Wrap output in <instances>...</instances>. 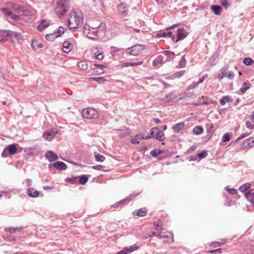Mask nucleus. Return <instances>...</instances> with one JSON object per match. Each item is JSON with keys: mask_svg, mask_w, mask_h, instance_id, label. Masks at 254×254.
<instances>
[{"mask_svg": "<svg viewBox=\"0 0 254 254\" xmlns=\"http://www.w3.org/2000/svg\"><path fill=\"white\" fill-rule=\"evenodd\" d=\"M103 55L102 53H99L96 56V58L98 60H101L103 59Z\"/></svg>", "mask_w": 254, "mask_h": 254, "instance_id": "obj_60", "label": "nucleus"}, {"mask_svg": "<svg viewBox=\"0 0 254 254\" xmlns=\"http://www.w3.org/2000/svg\"><path fill=\"white\" fill-rule=\"evenodd\" d=\"M83 16L82 13L78 10H72L69 15L67 25L70 29L79 28L83 24Z\"/></svg>", "mask_w": 254, "mask_h": 254, "instance_id": "obj_2", "label": "nucleus"}, {"mask_svg": "<svg viewBox=\"0 0 254 254\" xmlns=\"http://www.w3.org/2000/svg\"><path fill=\"white\" fill-rule=\"evenodd\" d=\"M151 137V136H150V135H149V134H143L141 135V136H140V138L142 139H149Z\"/></svg>", "mask_w": 254, "mask_h": 254, "instance_id": "obj_58", "label": "nucleus"}, {"mask_svg": "<svg viewBox=\"0 0 254 254\" xmlns=\"http://www.w3.org/2000/svg\"><path fill=\"white\" fill-rule=\"evenodd\" d=\"M142 64V62H139L137 63H125L122 65V67H126L128 66H134L136 65H140Z\"/></svg>", "mask_w": 254, "mask_h": 254, "instance_id": "obj_43", "label": "nucleus"}, {"mask_svg": "<svg viewBox=\"0 0 254 254\" xmlns=\"http://www.w3.org/2000/svg\"><path fill=\"white\" fill-rule=\"evenodd\" d=\"M156 139L159 141H163L165 139V136L164 132L160 130L158 131V133L155 137Z\"/></svg>", "mask_w": 254, "mask_h": 254, "instance_id": "obj_33", "label": "nucleus"}, {"mask_svg": "<svg viewBox=\"0 0 254 254\" xmlns=\"http://www.w3.org/2000/svg\"><path fill=\"white\" fill-rule=\"evenodd\" d=\"M64 181L67 183L74 184L77 183V177L72 176L71 178H66Z\"/></svg>", "mask_w": 254, "mask_h": 254, "instance_id": "obj_31", "label": "nucleus"}, {"mask_svg": "<svg viewBox=\"0 0 254 254\" xmlns=\"http://www.w3.org/2000/svg\"><path fill=\"white\" fill-rule=\"evenodd\" d=\"M243 63L246 65H252L254 63V61L250 58H245L243 60Z\"/></svg>", "mask_w": 254, "mask_h": 254, "instance_id": "obj_40", "label": "nucleus"}, {"mask_svg": "<svg viewBox=\"0 0 254 254\" xmlns=\"http://www.w3.org/2000/svg\"><path fill=\"white\" fill-rule=\"evenodd\" d=\"M6 7H3L0 10L6 16H10L11 19L14 20H19L20 17L17 14H14L12 10L15 13H21L22 15H26L27 11L23 5L17 3L9 2L6 4Z\"/></svg>", "mask_w": 254, "mask_h": 254, "instance_id": "obj_1", "label": "nucleus"}, {"mask_svg": "<svg viewBox=\"0 0 254 254\" xmlns=\"http://www.w3.org/2000/svg\"><path fill=\"white\" fill-rule=\"evenodd\" d=\"M5 150H7L9 154L14 155L17 153V149L16 144H10L6 148Z\"/></svg>", "mask_w": 254, "mask_h": 254, "instance_id": "obj_14", "label": "nucleus"}, {"mask_svg": "<svg viewBox=\"0 0 254 254\" xmlns=\"http://www.w3.org/2000/svg\"><path fill=\"white\" fill-rule=\"evenodd\" d=\"M94 65L95 66H99V67H100V68H99L98 69H97L96 68H93L92 69V70L94 72H96L97 74H103L105 72L104 70V68L106 67V66L105 65H104V64H94Z\"/></svg>", "mask_w": 254, "mask_h": 254, "instance_id": "obj_15", "label": "nucleus"}, {"mask_svg": "<svg viewBox=\"0 0 254 254\" xmlns=\"http://www.w3.org/2000/svg\"><path fill=\"white\" fill-rule=\"evenodd\" d=\"M210 8L213 11L214 14L216 15H219L220 14V10L221 9V7L219 5H211Z\"/></svg>", "mask_w": 254, "mask_h": 254, "instance_id": "obj_23", "label": "nucleus"}, {"mask_svg": "<svg viewBox=\"0 0 254 254\" xmlns=\"http://www.w3.org/2000/svg\"><path fill=\"white\" fill-rule=\"evenodd\" d=\"M154 225L155 227V230L157 231H162V224L160 221H157L154 223Z\"/></svg>", "mask_w": 254, "mask_h": 254, "instance_id": "obj_29", "label": "nucleus"}, {"mask_svg": "<svg viewBox=\"0 0 254 254\" xmlns=\"http://www.w3.org/2000/svg\"><path fill=\"white\" fill-rule=\"evenodd\" d=\"M17 33L10 31L0 30V43L7 41L9 37H16Z\"/></svg>", "mask_w": 254, "mask_h": 254, "instance_id": "obj_4", "label": "nucleus"}, {"mask_svg": "<svg viewBox=\"0 0 254 254\" xmlns=\"http://www.w3.org/2000/svg\"><path fill=\"white\" fill-rule=\"evenodd\" d=\"M84 33L86 35V36L88 37L89 38L92 39H95L96 38H98L99 37H100V35L99 34H93L92 33H90V32H87V29H85V30L84 31Z\"/></svg>", "mask_w": 254, "mask_h": 254, "instance_id": "obj_24", "label": "nucleus"}, {"mask_svg": "<svg viewBox=\"0 0 254 254\" xmlns=\"http://www.w3.org/2000/svg\"><path fill=\"white\" fill-rule=\"evenodd\" d=\"M58 133L57 129H52L50 131H47L43 134V137L46 140H51Z\"/></svg>", "mask_w": 254, "mask_h": 254, "instance_id": "obj_8", "label": "nucleus"}, {"mask_svg": "<svg viewBox=\"0 0 254 254\" xmlns=\"http://www.w3.org/2000/svg\"><path fill=\"white\" fill-rule=\"evenodd\" d=\"M185 72H186V70H185L180 71L176 73V76L177 77H180L182 76L185 74Z\"/></svg>", "mask_w": 254, "mask_h": 254, "instance_id": "obj_55", "label": "nucleus"}, {"mask_svg": "<svg viewBox=\"0 0 254 254\" xmlns=\"http://www.w3.org/2000/svg\"><path fill=\"white\" fill-rule=\"evenodd\" d=\"M163 54L167 56L169 60L173 59L175 56V53L174 52L169 51H165L163 52Z\"/></svg>", "mask_w": 254, "mask_h": 254, "instance_id": "obj_35", "label": "nucleus"}, {"mask_svg": "<svg viewBox=\"0 0 254 254\" xmlns=\"http://www.w3.org/2000/svg\"><path fill=\"white\" fill-rule=\"evenodd\" d=\"M229 193L232 194H236L237 192V190L235 189H230L228 190Z\"/></svg>", "mask_w": 254, "mask_h": 254, "instance_id": "obj_62", "label": "nucleus"}, {"mask_svg": "<svg viewBox=\"0 0 254 254\" xmlns=\"http://www.w3.org/2000/svg\"><path fill=\"white\" fill-rule=\"evenodd\" d=\"M55 168L60 170H65L66 169V165L63 162H57L54 164Z\"/></svg>", "mask_w": 254, "mask_h": 254, "instance_id": "obj_18", "label": "nucleus"}, {"mask_svg": "<svg viewBox=\"0 0 254 254\" xmlns=\"http://www.w3.org/2000/svg\"><path fill=\"white\" fill-rule=\"evenodd\" d=\"M163 60L161 59H157L153 62V65L154 66H156L160 64H162Z\"/></svg>", "mask_w": 254, "mask_h": 254, "instance_id": "obj_50", "label": "nucleus"}, {"mask_svg": "<svg viewBox=\"0 0 254 254\" xmlns=\"http://www.w3.org/2000/svg\"><path fill=\"white\" fill-rule=\"evenodd\" d=\"M126 52L130 55L135 56L139 54V51L138 49H127Z\"/></svg>", "mask_w": 254, "mask_h": 254, "instance_id": "obj_19", "label": "nucleus"}, {"mask_svg": "<svg viewBox=\"0 0 254 254\" xmlns=\"http://www.w3.org/2000/svg\"><path fill=\"white\" fill-rule=\"evenodd\" d=\"M246 127L250 129H253L254 128V123H253V122L252 123L249 121L246 122Z\"/></svg>", "mask_w": 254, "mask_h": 254, "instance_id": "obj_48", "label": "nucleus"}, {"mask_svg": "<svg viewBox=\"0 0 254 254\" xmlns=\"http://www.w3.org/2000/svg\"><path fill=\"white\" fill-rule=\"evenodd\" d=\"M118 9H119V11H120V13L123 15V16H126L127 14V12L126 10H125V8H126V5L124 3H122L121 4H120L119 6H118Z\"/></svg>", "mask_w": 254, "mask_h": 254, "instance_id": "obj_22", "label": "nucleus"}, {"mask_svg": "<svg viewBox=\"0 0 254 254\" xmlns=\"http://www.w3.org/2000/svg\"><path fill=\"white\" fill-rule=\"evenodd\" d=\"M139 138V136L138 134H136L134 138H132L130 140V142L133 144H137L139 143V141L138 140Z\"/></svg>", "mask_w": 254, "mask_h": 254, "instance_id": "obj_47", "label": "nucleus"}, {"mask_svg": "<svg viewBox=\"0 0 254 254\" xmlns=\"http://www.w3.org/2000/svg\"><path fill=\"white\" fill-rule=\"evenodd\" d=\"M54 188V186H45L43 189L45 190H51Z\"/></svg>", "mask_w": 254, "mask_h": 254, "instance_id": "obj_63", "label": "nucleus"}, {"mask_svg": "<svg viewBox=\"0 0 254 254\" xmlns=\"http://www.w3.org/2000/svg\"><path fill=\"white\" fill-rule=\"evenodd\" d=\"M159 129L157 127H153L150 130V136L151 137H156L157 133H158Z\"/></svg>", "mask_w": 254, "mask_h": 254, "instance_id": "obj_41", "label": "nucleus"}, {"mask_svg": "<svg viewBox=\"0 0 254 254\" xmlns=\"http://www.w3.org/2000/svg\"><path fill=\"white\" fill-rule=\"evenodd\" d=\"M224 76H225V74H222L221 72L219 73L217 75V78H218L220 79H222Z\"/></svg>", "mask_w": 254, "mask_h": 254, "instance_id": "obj_64", "label": "nucleus"}, {"mask_svg": "<svg viewBox=\"0 0 254 254\" xmlns=\"http://www.w3.org/2000/svg\"><path fill=\"white\" fill-rule=\"evenodd\" d=\"M68 0H59V1L58 2V4L66 6L68 4Z\"/></svg>", "mask_w": 254, "mask_h": 254, "instance_id": "obj_53", "label": "nucleus"}, {"mask_svg": "<svg viewBox=\"0 0 254 254\" xmlns=\"http://www.w3.org/2000/svg\"><path fill=\"white\" fill-rule=\"evenodd\" d=\"M87 32H90V33H92L93 35L94 34H99H99H100L96 29H95L93 28L88 29L87 30Z\"/></svg>", "mask_w": 254, "mask_h": 254, "instance_id": "obj_51", "label": "nucleus"}, {"mask_svg": "<svg viewBox=\"0 0 254 254\" xmlns=\"http://www.w3.org/2000/svg\"><path fill=\"white\" fill-rule=\"evenodd\" d=\"M245 195L247 198H250V201L254 206V192L251 193L250 192H247L245 193Z\"/></svg>", "mask_w": 254, "mask_h": 254, "instance_id": "obj_27", "label": "nucleus"}, {"mask_svg": "<svg viewBox=\"0 0 254 254\" xmlns=\"http://www.w3.org/2000/svg\"><path fill=\"white\" fill-rule=\"evenodd\" d=\"M88 80L90 81H96L98 82L99 83H104L106 81V80L103 77H90L88 78Z\"/></svg>", "mask_w": 254, "mask_h": 254, "instance_id": "obj_26", "label": "nucleus"}, {"mask_svg": "<svg viewBox=\"0 0 254 254\" xmlns=\"http://www.w3.org/2000/svg\"><path fill=\"white\" fill-rule=\"evenodd\" d=\"M88 178L86 175H82L79 178V183L81 185H85L87 182Z\"/></svg>", "mask_w": 254, "mask_h": 254, "instance_id": "obj_39", "label": "nucleus"}, {"mask_svg": "<svg viewBox=\"0 0 254 254\" xmlns=\"http://www.w3.org/2000/svg\"><path fill=\"white\" fill-rule=\"evenodd\" d=\"M78 66L82 70H86L88 68V64L84 61L80 62L78 64Z\"/></svg>", "mask_w": 254, "mask_h": 254, "instance_id": "obj_32", "label": "nucleus"}, {"mask_svg": "<svg viewBox=\"0 0 254 254\" xmlns=\"http://www.w3.org/2000/svg\"><path fill=\"white\" fill-rule=\"evenodd\" d=\"M164 97H166V99L164 97L161 99V101H163V102H173L178 100L177 95L174 92L171 93L167 95H165Z\"/></svg>", "mask_w": 254, "mask_h": 254, "instance_id": "obj_9", "label": "nucleus"}, {"mask_svg": "<svg viewBox=\"0 0 254 254\" xmlns=\"http://www.w3.org/2000/svg\"><path fill=\"white\" fill-rule=\"evenodd\" d=\"M203 129L200 126H196L193 129V132L194 134L198 135L202 133Z\"/></svg>", "mask_w": 254, "mask_h": 254, "instance_id": "obj_34", "label": "nucleus"}, {"mask_svg": "<svg viewBox=\"0 0 254 254\" xmlns=\"http://www.w3.org/2000/svg\"><path fill=\"white\" fill-rule=\"evenodd\" d=\"M251 87L250 83L248 80L244 82L242 88L241 89V91L242 93H245L247 90Z\"/></svg>", "mask_w": 254, "mask_h": 254, "instance_id": "obj_21", "label": "nucleus"}, {"mask_svg": "<svg viewBox=\"0 0 254 254\" xmlns=\"http://www.w3.org/2000/svg\"><path fill=\"white\" fill-rule=\"evenodd\" d=\"M254 143V138H250L248 139L245 140L243 143V146L244 148H248L251 147Z\"/></svg>", "mask_w": 254, "mask_h": 254, "instance_id": "obj_17", "label": "nucleus"}, {"mask_svg": "<svg viewBox=\"0 0 254 254\" xmlns=\"http://www.w3.org/2000/svg\"><path fill=\"white\" fill-rule=\"evenodd\" d=\"M197 156L201 158H203L207 156V151L206 150H203L201 152L198 153Z\"/></svg>", "mask_w": 254, "mask_h": 254, "instance_id": "obj_49", "label": "nucleus"}, {"mask_svg": "<svg viewBox=\"0 0 254 254\" xmlns=\"http://www.w3.org/2000/svg\"><path fill=\"white\" fill-rule=\"evenodd\" d=\"M185 127V124L183 122H181L178 124H175L173 127V129L176 131H179L180 130H182Z\"/></svg>", "mask_w": 254, "mask_h": 254, "instance_id": "obj_20", "label": "nucleus"}, {"mask_svg": "<svg viewBox=\"0 0 254 254\" xmlns=\"http://www.w3.org/2000/svg\"><path fill=\"white\" fill-rule=\"evenodd\" d=\"M187 36V33L184 29H179L177 30L176 37H175V42L185 39Z\"/></svg>", "mask_w": 254, "mask_h": 254, "instance_id": "obj_6", "label": "nucleus"}, {"mask_svg": "<svg viewBox=\"0 0 254 254\" xmlns=\"http://www.w3.org/2000/svg\"><path fill=\"white\" fill-rule=\"evenodd\" d=\"M147 210L145 208H142L139 210H136L132 212V214L134 216L139 217H143L146 215Z\"/></svg>", "mask_w": 254, "mask_h": 254, "instance_id": "obj_12", "label": "nucleus"}, {"mask_svg": "<svg viewBox=\"0 0 254 254\" xmlns=\"http://www.w3.org/2000/svg\"><path fill=\"white\" fill-rule=\"evenodd\" d=\"M94 157L96 161L103 162L105 160V157L100 154L94 152Z\"/></svg>", "mask_w": 254, "mask_h": 254, "instance_id": "obj_25", "label": "nucleus"}, {"mask_svg": "<svg viewBox=\"0 0 254 254\" xmlns=\"http://www.w3.org/2000/svg\"><path fill=\"white\" fill-rule=\"evenodd\" d=\"M170 235H171V236H169L168 235H167L166 234L162 233V232L160 231V232H159L158 234H156L155 236H156L157 237H159L160 238H169V239L171 240L172 242H173L174 240H173V236H172V234H170Z\"/></svg>", "mask_w": 254, "mask_h": 254, "instance_id": "obj_28", "label": "nucleus"}, {"mask_svg": "<svg viewBox=\"0 0 254 254\" xmlns=\"http://www.w3.org/2000/svg\"><path fill=\"white\" fill-rule=\"evenodd\" d=\"M57 36L56 35L55 33H52V34H47L46 35V39L47 40H49V41H52L55 38H57L58 37L57 36Z\"/></svg>", "mask_w": 254, "mask_h": 254, "instance_id": "obj_44", "label": "nucleus"}, {"mask_svg": "<svg viewBox=\"0 0 254 254\" xmlns=\"http://www.w3.org/2000/svg\"><path fill=\"white\" fill-rule=\"evenodd\" d=\"M76 46L75 40L73 38L65 40L63 44V48H73Z\"/></svg>", "mask_w": 254, "mask_h": 254, "instance_id": "obj_7", "label": "nucleus"}, {"mask_svg": "<svg viewBox=\"0 0 254 254\" xmlns=\"http://www.w3.org/2000/svg\"><path fill=\"white\" fill-rule=\"evenodd\" d=\"M229 102H230V99L228 96H224L220 100V103L221 105H224L226 103Z\"/></svg>", "mask_w": 254, "mask_h": 254, "instance_id": "obj_37", "label": "nucleus"}, {"mask_svg": "<svg viewBox=\"0 0 254 254\" xmlns=\"http://www.w3.org/2000/svg\"><path fill=\"white\" fill-rule=\"evenodd\" d=\"M104 167L102 166V165H97V166H92V168L93 169H95V170H101L102 169V168H103Z\"/></svg>", "mask_w": 254, "mask_h": 254, "instance_id": "obj_61", "label": "nucleus"}, {"mask_svg": "<svg viewBox=\"0 0 254 254\" xmlns=\"http://www.w3.org/2000/svg\"><path fill=\"white\" fill-rule=\"evenodd\" d=\"M162 151L160 149H156L152 150L150 152V154L153 157H156L158 155H160L162 153Z\"/></svg>", "mask_w": 254, "mask_h": 254, "instance_id": "obj_42", "label": "nucleus"}, {"mask_svg": "<svg viewBox=\"0 0 254 254\" xmlns=\"http://www.w3.org/2000/svg\"><path fill=\"white\" fill-rule=\"evenodd\" d=\"M82 116L88 119H95L99 117L98 112L93 108L84 109L82 111Z\"/></svg>", "mask_w": 254, "mask_h": 254, "instance_id": "obj_3", "label": "nucleus"}, {"mask_svg": "<svg viewBox=\"0 0 254 254\" xmlns=\"http://www.w3.org/2000/svg\"><path fill=\"white\" fill-rule=\"evenodd\" d=\"M66 6L63 5L58 3L55 9V12L59 17H61L66 11Z\"/></svg>", "mask_w": 254, "mask_h": 254, "instance_id": "obj_5", "label": "nucleus"}, {"mask_svg": "<svg viewBox=\"0 0 254 254\" xmlns=\"http://www.w3.org/2000/svg\"><path fill=\"white\" fill-rule=\"evenodd\" d=\"M66 30V29L65 27L60 26L58 28V31L55 33L57 35L56 36L58 37L63 34Z\"/></svg>", "mask_w": 254, "mask_h": 254, "instance_id": "obj_36", "label": "nucleus"}, {"mask_svg": "<svg viewBox=\"0 0 254 254\" xmlns=\"http://www.w3.org/2000/svg\"><path fill=\"white\" fill-rule=\"evenodd\" d=\"M251 185L249 183H246L244 185H242L240 188H239V190L241 191H246L247 190H248L250 188Z\"/></svg>", "mask_w": 254, "mask_h": 254, "instance_id": "obj_38", "label": "nucleus"}, {"mask_svg": "<svg viewBox=\"0 0 254 254\" xmlns=\"http://www.w3.org/2000/svg\"><path fill=\"white\" fill-rule=\"evenodd\" d=\"M166 34L167 37L172 38V40H173V41L175 42V36L173 35V33L172 32H167Z\"/></svg>", "mask_w": 254, "mask_h": 254, "instance_id": "obj_56", "label": "nucleus"}, {"mask_svg": "<svg viewBox=\"0 0 254 254\" xmlns=\"http://www.w3.org/2000/svg\"><path fill=\"white\" fill-rule=\"evenodd\" d=\"M216 252H218L219 254H221V249L220 248H219V249H216V250H209V251H208V253H211V254H213V253H215Z\"/></svg>", "mask_w": 254, "mask_h": 254, "instance_id": "obj_59", "label": "nucleus"}, {"mask_svg": "<svg viewBox=\"0 0 254 254\" xmlns=\"http://www.w3.org/2000/svg\"><path fill=\"white\" fill-rule=\"evenodd\" d=\"M222 140L223 142H227L230 140V135L228 133H226L222 137Z\"/></svg>", "mask_w": 254, "mask_h": 254, "instance_id": "obj_52", "label": "nucleus"}, {"mask_svg": "<svg viewBox=\"0 0 254 254\" xmlns=\"http://www.w3.org/2000/svg\"><path fill=\"white\" fill-rule=\"evenodd\" d=\"M198 105L205 104L207 105L211 102H209V98L208 97L202 96L198 100Z\"/></svg>", "mask_w": 254, "mask_h": 254, "instance_id": "obj_16", "label": "nucleus"}, {"mask_svg": "<svg viewBox=\"0 0 254 254\" xmlns=\"http://www.w3.org/2000/svg\"><path fill=\"white\" fill-rule=\"evenodd\" d=\"M28 195L31 197H37L39 195V192L33 188H30L27 190Z\"/></svg>", "mask_w": 254, "mask_h": 254, "instance_id": "obj_13", "label": "nucleus"}, {"mask_svg": "<svg viewBox=\"0 0 254 254\" xmlns=\"http://www.w3.org/2000/svg\"><path fill=\"white\" fill-rule=\"evenodd\" d=\"M226 77L229 79H233L234 77V73L232 71H230L227 73Z\"/></svg>", "mask_w": 254, "mask_h": 254, "instance_id": "obj_57", "label": "nucleus"}, {"mask_svg": "<svg viewBox=\"0 0 254 254\" xmlns=\"http://www.w3.org/2000/svg\"><path fill=\"white\" fill-rule=\"evenodd\" d=\"M221 4L225 8H227L230 5L227 0H219Z\"/></svg>", "mask_w": 254, "mask_h": 254, "instance_id": "obj_45", "label": "nucleus"}, {"mask_svg": "<svg viewBox=\"0 0 254 254\" xmlns=\"http://www.w3.org/2000/svg\"><path fill=\"white\" fill-rule=\"evenodd\" d=\"M45 156L47 159L50 162L56 161L58 158L57 155L53 151H47Z\"/></svg>", "mask_w": 254, "mask_h": 254, "instance_id": "obj_10", "label": "nucleus"}, {"mask_svg": "<svg viewBox=\"0 0 254 254\" xmlns=\"http://www.w3.org/2000/svg\"><path fill=\"white\" fill-rule=\"evenodd\" d=\"M213 128V126L212 124H210L208 125V127L207 128V132L208 133H212V129Z\"/></svg>", "mask_w": 254, "mask_h": 254, "instance_id": "obj_54", "label": "nucleus"}, {"mask_svg": "<svg viewBox=\"0 0 254 254\" xmlns=\"http://www.w3.org/2000/svg\"><path fill=\"white\" fill-rule=\"evenodd\" d=\"M31 47L32 48H42L43 45L41 42L39 43L37 39H34L32 41Z\"/></svg>", "mask_w": 254, "mask_h": 254, "instance_id": "obj_30", "label": "nucleus"}, {"mask_svg": "<svg viewBox=\"0 0 254 254\" xmlns=\"http://www.w3.org/2000/svg\"><path fill=\"white\" fill-rule=\"evenodd\" d=\"M50 24V21L46 19H42L40 24L37 26V29L40 31H43L46 28L48 27Z\"/></svg>", "mask_w": 254, "mask_h": 254, "instance_id": "obj_11", "label": "nucleus"}, {"mask_svg": "<svg viewBox=\"0 0 254 254\" xmlns=\"http://www.w3.org/2000/svg\"><path fill=\"white\" fill-rule=\"evenodd\" d=\"M5 230L6 231L9 232L10 233H14L17 231H20V229L18 228H13V227H10V228H7L5 229Z\"/></svg>", "mask_w": 254, "mask_h": 254, "instance_id": "obj_46", "label": "nucleus"}]
</instances>
